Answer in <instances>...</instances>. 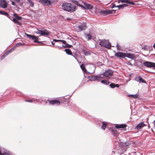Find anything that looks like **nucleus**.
Segmentation results:
<instances>
[{
	"instance_id": "f257e3e1",
	"label": "nucleus",
	"mask_w": 155,
	"mask_h": 155,
	"mask_svg": "<svg viewBox=\"0 0 155 155\" xmlns=\"http://www.w3.org/2000/svg\"><path fill=\"white\" fill-rule=\"evenodd\" d=\"M62 8L64 10L69 12H73L76 10V6L70 3H64L63 4Z\"/></svg>"
},
{
	"instance_id": "f03ea898",
	"label": "nucleus",
	"mask_w": 155,
	"mask_h": 155,
	"mask_svg": "<svg viewBox=\"0 0 155 155\" xmlns=\"http://www.w3.org/2000/svg\"><path fill=\"white\" fill-rule=\"evenodd\" d=\"M100 45L102 47L110 48H111V43L108 40H104L100 42Z\"/></svg>"
},
{
	"instance_id": "7ed1b4c3",
	"label": "nucleus",
	"mask_w": 155,
	"mask_h": 155,
	"mask_svg": "<svg viewBox=\"0 0 155 155\" xmlns=\"http://www.w3.org/2000/svg\"><path fill=\"white\" fill-rule=\"evenodd\" d=\"M89 71H87V74H93L95 72L96 67L94 64H89L87 65Z\"/></svg>"
},
{
	"instance_id": "20e7f679",
	"label": "nucleus",
	"mask_w": 155,
	"mask_h": 155,
	"mask_svg": "<svg viewBox=\"0 0 155 155\" xmlns=\"http://www.w3.org/2000/svg\"><path fill=\"white\" fill-rule=\"evenodd\" d=\"M25 35L29 38L32 40H33L34 42L39 44L41 43V41H38V37H37L34 35H29L26 33H25Z\"/></svg>"
},
{
	"instance_id": "39448f33",
	"label": "nucleus",
	"mask_w": 155,
	"mask_h": 155,
	"mask_svg": "<svg viewBox=\"0 0 155 155\" xmlns=\"http://www.w3.org/2000/svg\"><path fill=\"white\" fill-rule=\"evenodd\" d=\"M116 10H106L101 11L99 13L101 15H106L110 14L115 13Z\"/></svg>"
},
{
	"instance_id": "423d86ee",
	"label": "nucleus",
	"mask_w": 155,
	"mask_h": 155,
	"mask_svg": "<svg viewBox=\"0 0 155 155\" xmlns=\"http://www.w3.org/2000/svg\"><path fill=\"white\" fill-rule=\"evenodd\" d=\"M89 79L91 81H100L103 77L98 76H91L88 77Z\"/></svg>"
},
{
	"instance_id": "0eeeda50",
	"label": "nucleus",
	"mask_w": 155,
	"mask_h": 155,
	"mask_svg": "<svg viewBox=\"0 0 155 155\" xmlns=\"http://www.w3.org/2000/svg\"><path fill=\"white\" fill-rule=\"evenodd\" d=\"M50 33V32L48 30L44 29V30H38L37 33L40 34L41 35L47 36L49 35Z\"/></svg>"
},
{
	"instance_id": "6e6552de",
	"label": "nucleus",
	"mask_w": 155,
	"mask_h": 155,
	"mask_svg": "<svg viewBox=\"0 0 155 155\" xmlns=\"http://www.w3.org/2000/svg\"><path fill=\"white\" fill-rule=\"evenodd\" d=\"M8 3L5 0H0V7L1 8L5 9L7 8Z\"/></svg>"
},
{
	"instance_id": "1a4fd4ad",
	"label": "nucleus",
	"mask_w": 155,
	"mask_h": 155,
	"mask_svg": "<svg viewBox=\"0 0 155 155\" xmlns=\"http://www.w3.org/2000/svg\"><path fill=\"white\" fill-rule=\"evenodd\" d=\"M113 72L112 70H106L104 72L103 74L104 76L108 77L112 75L113 74Z\"/></svg>"
},
{
	"instance_id": "9d476101",
	"label": "nucleus",
	"mask_w": 155,
	"mask_h": 155,
	"mask_svg": "<svg viewBox=\"0 0 155 155\" xmlns=\"http://www.w3.org/2000/svg\"><path fill=\"white\" fill-rule=\"evenodd\" d=\"M134 80L139 83H146V81L140 76H136L134 78Z\"/></svg>"
},
{
	"instance_id": "9b49d317",
	"label": "nucleus",
	"mask_w": 155,
	"mask_h": 155,
	"mask_svg": "<svg viewBox=\"0 0 155 155\" xmlns=\"http://www.w3.org/2000/svg\"><path fill=\"white\" fill-rule=\"evenodd\" d=\"M135 55L131 53H128L127 51V58H130L131 60H135Z\"/></svg>"
},
{
	"instance_id": "f8f14e48",
	"label": "nucleus",
	"mask_w": 155,
	"mask_h": 155,
	"mask_svg": "<svg viewBox=\"0 0 155 155\" xmlns=\"http://www.w3.org/2000/svg\"><path fill=\"white\" fill-rule=\"evenodd\" d=\"M115 55L116 56L120 58H125L126 57V53L118 52L115 53Z\"/></svg>"
},
{
	"instance_id": "ddd939ff",
	"label": "nucleus",
	"mask_w": 155,
	"mask_h": 155,
	"mask_svg": "<svg viewBox=\"0 0 155 155\" xmlns=\"http://www.w3.org/2000/svg\"><path fill=\"white\" fill-rule=\"evenodd\" d=\"M86 25L85 23H83V24H81L78 26V30L81 31L82 30L85 29L86 28Z\"/></svg>"
},
{
	"instance_id": "4468645a",
	"label": "nucleus",
	"mask_w": 155,
	"mask_h": 155,
	"mask_svg": "<svg viewBox=\"0 0 155 155\" xmlns=\"http://www.w3.org/2000/svg\"><path fill=\"white\" fill-rule=\"evenodd\" d=\"M60 104V102L58 100H54L50 101L49 102L50 105H59Z\"/></svg>"
},
{
	"instance_id": "2eb2a0df",
	"label": "nucleus",
	"mask_w": 155,
	"mask_h": 155,
	"mask_svg": "<svg viewBox=\"0 0 155 155\" xmlns=\"http://www.w3.org/2000/svg\"><path fill=\"white\" fill-rule=\"evenodd\" d=\"M39 2L45 6H47L51 4L50 1L48 0H40Z\"/></svg>"
},
{
	"instance_id": "dca6fc26",
	"label": "nucleus",
	"mask_w": 155,
	"mask_h": 155,
	"mask_svg": "<svg viewBox=\"0 0 155 155\" xmlns=\"http://www.w3.org/2000/svg\"><path fill=\"white\" fill-rule=\"evenodd\" d=\"M152 62H150L147 61H145L143 63V65L145 66L147 68H151Z\"/></svg>"
},
{
	"instance_id": "f3484780",
	"label": "nucleus",
	"mask_w": 155,
	"mask_h": 155,
	"mask_svg": "<svg viewBox=\"0 0 155 155\" xmlns=\"http://www.w3.org/2000/svg\"><path fill=\"white\" fill-rule=\"evenodd\" d=\"M145 125L144 122H142L138 124L136 126L135 128L138 130H140L142 127L145 126Z\"/></svg>"
},
{
	"instance_id": "a211bd4d",
	"label": "nucleus",
	"mask_w": 155,
	"mask_h": 155,
	"mask_svg": "<svg viewBox=\"0 0 155 155\" xmlns=\"http://www.w3.org/2000/svg\"><path fill=\"white\" fill-rule=\"evenodd\" d=\"M111 132L113 135L115 136H117L119 134L117 132V130H116L115 128L111 129Z\"/></svg>"
},
{
	"instance_id": "6ab92c4d",
	"label": "nucleus",
	"mask_w": 155,
	"mask_h": 155,
	"mask_svg": "<svg viewBox=\"0 0 155 155\" xmlns=\"http://www.w3.org/2000/svg\"><path fill=\"white\" fill-rule=\"evenodd\" d=\"M115 127L117 129L124 128L126 127V124H116Z\"/></svg>"
},
{
	"instance_id": "aec40b11",
	"label": "nucleus",
	"mask_w": 155,
	"mask_h": 155,
	"mask_svg": "<svg viewBox=\"0 0 155 155\" xmlns=\"http://www.w3.org/2000/svg\"><path fill=\"white\" fill-rule=\"evenodd\" d=\"M117 152L120 155L123 154L124 151H126V150L123 149L122 148H120L119 149H117Z\"/></svg>"
},
{
	"instance_id": "412c9836",
	"label": "nucleus",
	"mask_w": 155,
	"mask_h": 155,
	"mask_svg": "<svg viewBox=\"0 0 155 155\" xmlns=\"http://www.w3.org/2000/svg\"><path fill=\"white\" fill-rule=\"evenodd\" d=\"M100 123L101 125H102L101 128L103 130H105V128L107 125V123L104 121L101 122Z\"/></svg>"
},
{
	"instance_id": "4be33fe9",
	"label": "nucleus",
	"mask_w": 155,
	"mask_h": 155,
	"mask_svg": "<svg viewBox=\"0 0 155 155\" xmlns=\"http://www.w3.org/2000/svg\"><path fill=\"white\" fill-rule=\"evenodd\" d=\"M84 6H85V7H86L87 9H92V8L93 7V6L92 5L89 4H87L86 3H84Z\"/></svg>"
},
{
	"instance_id": "5701e85b",
	"label": "nucleus",
	"mask_w": 155,
	"mask_h": 155,
	"mask_svg": "<svg viewBox=\"0 0 155 155\" xmlns=\"http://www.w3.org/2000/svg\"><path fill=\"white\" fill-rule=\"evenodd\" d=\"M80 67L82 70H83V72L84 73H85L86 74L87 73V71L85 68L84 65L83 64H81L80 65Z\"/></svg>"
},
{
	"instance_id": "b1692460",
	"label": "nucleus",
	"mask_w": 155,
	"mask_h": 155,
	"mask_svg": "<svg viewBox=\"0 0 155 155\" xmlns=\"http://www.w3.org/2000/svg\"><path fill=\"white\" fill-rule=\"evenodd\" d=\"M71 2L81 7H84V6H82V5H81L79 3L78 1H76L74 0H72Z\"/></svg>"
},
{
	"instance_id": "393cba45",
	"label": "nucleus",
	"mask_w": 155,
	"mask_h": 155,
	"mask_svg": "<svg viewBox=\"0 0 155 155\" xmlns=\"http://www.w3.org/2000/svg\"><path fill=\"white\" fill-rule=\"evenodd\" d=\"M84 35L85 38L87 40H89L91 38V36L90 34H84Z\"/></svg>"
},
{
	"instance_id": "a878e982",
	"label": "nucleus",
	"mask_w": 155,
	"mask_h": 155,
	"mask_svg": "<svg viewBox=\"0 0 155 155\" xmlns=\"http://www.w3.org/2000/svg\"><path fill=\"white\" fill-rule=\"evenodd\" d=\"M110 86L111 88H114L115 87H119V85L118 84H115L114 83H111L110 84Z\"/></svg>"
},
{
	"instance_id": "bb28decb",
	"label": "nucleus",
	"mask_w": 155,
	"mask_h": 155,
	"mask_svg": "<svg viewBox=\"0 0 155 155\" xmlns=\"http://www.w3.org/2000/svg\"><path fill=\"white\" fill-rule=\"evenodd\" d=\"M63 44V45H62V46L64 48H70L72 47V46L71 45H69L67 44L65 41V43H64V44Z\"/></svg>"
},
{
	"instance_id": "cd10ccee",
	"label": "nucleus",
	"mask_w": 155,
	"mask_h": 155,
	"mask_svg": "<svg viewBox=\"0 0 155 155\" xmlns=\"http://www.w3.org/2000/svg\"><path fill=\"white\" fill-rule=\"evenodd\" d=\"M17 20L18 19L15 18H13L12 19V21L15 23H17L18 25H21V23L18 21Z\"/></svg>"
},
{
	"instance_id": "c85d7f7f",
	"label": "nucleus",
	"mask_w": 155,
	"mask_h": 155,
	"mask_svg": "<svg viewBox=\"0 0 155 155\" xmlns=\"http://www.w3.org/2000/svg\"><path fill=\"white\" fill-rule=\"evenodd\" d=\"M101 82L102 84L105 85H108L110 83V82L106 80H102Z\"/></svg>"
},
{
	"instance_id": "c756f323",
	"label": "nucleus",
	"mask_w": 155,
	"mask_h": 155,
	"mask_svg": "<svg viewBox=\"0 0 155 155\" xmlns=\"http://www.w3.org/2000/svg\"><path fill=\"white\" fill-rule=\"evenodd\" d=\"M13 15L18 20H21L22 19V17L18 16L17 14L16 13H15Z\"/></svg>"
},
{
	"instance_id": "7c9ffc66",
	"label": "nucleus",
	"mask_w": 155,
	"mask_h": 155,
	"mask_svg": "<svg viewBox=\"0 0 155 155\" xmlns=\"http://www.w3.org/2000/svg\"><path fill=\"white\" fill-rule=\"evenodd\" d=\"M128 97H132V98H137L139 97L138 95L137 94H130V95H128Z\"/></svg>"
},
{
	"instance_id": "2f4dec72",
	"label": "nucleus",
	"mask_w": 155,
	"mask_h": 155,
	"mask_svg": "<svg viewBox=\"0 0 155 155\" xmlns=\"http://www.w3.org/2000/svg\"><path fill=\"white\" fill-rule=\"evenodd\" d=\"M53 41H54L55 42H61L62 44H64V43H65V41L61 40H57L54 39L53 40Z\"/></svg>"
},
{
	"instance_id": "473e14b6",
	"label": "nucleus",
	"mask_w": 155,
	"mask_h": 155,
	"mask_svg": "<svg viewBox=\"0 0 155 155\" xmlns=\"http://www.w3.org/2000/svg\"><path fill=\"white\" fill-rule=\"evenodd\" d=\"M65 51L66 53L68 54H71L72 53L71 50L69 49H66L65 50Z\"/></svg>"
},
{
	"instance_id": "72a5a7b5",
	"label": "nucleus",
	"mask_w": 155,
	"mask_h": 155,
	"mask_svg": "<svg viewBox=\"0 0 155 155\" xmlns=\"http://www.w3.org/2000/svg\"><path fill=\"white\" fill-rule=\"evenodd\" d=\"M135 60H131L130 61H128L127 62V64L129 65H132V63H134Z\"/></svg>"
},
{
	"instance_id": "f704fd0d",
	"label": "nucleus",
	"mask_w": 155,
	"mask_h": 155,
	"mask_svg": "<svg viewBox=\"0 0 155 155\" xmlns=\"http://www.w3.org/2000/svg\"><path fill=\"white\" fill-rule=\"evenodd\" d=\"M28 3L30 4V5L31 7H33L34 6V3L31 0H27Z\"/></svg>"
},
{
	"instance_id": "c9c22d12",
	"label": "nucleus",
	"mask_w": 155,
	"mask_h": 155,
	"mask_svg": "<svg viewBox=\"0 0 155 155\" xmlns=\"http://www.w3.org/2000/svg\"><path fill=\"white\" fill-rule=\"evenodd\" d=\"M125 6H126V4H123L119 5L116 6V7L118 8L119 9L124 8V7Z\"/></svg>"
},
{
	"instance_id": "e433bc0d",
	"label": "nucleus",
	"mask_w": 155,
	"mask_h": 155,
	"mask_svg": "<svg viewBox=\"0 0 155 155\" xmlns=\"http://www.w3.org/2000/svg\"><path fill=\"white\" fill-rule=\"evenodd\" d=\"M15 50V47H13L11 48V49L7 51L6 52H7V54H10V53L12 52L13 51H14Z\"/></svg>"
},
{
	"instance_id": "4c0bfd02",
	"label": "nucleus",
	"mask_w": 155,
	"mask_h": 155,
	"mask_svg": "<svg viewBox=\"0 0 155 155\" xmlns=\"http://www.w3.org/2000/svg\"><path fill=\"white\" fill-rule=\"evenodd\" d=\"M127 4L129 5H135V3L132 1H130L129 0H127Z\"/></svg>"
},
{
	"instance_id": "58836bf2",
	"label": "nucleus",
	"mask_w": 155,
	"mask_h": 155,
	"mask_svg": "<svg viewBox=\"0 0 155 155\" xmlns=\"http://www.w3.org/2000/svg\"><path fill=\"white\" fill-rule=\"evenodd\" d=\"M82 51L84 54V55H87L89 54V52L84 49H83L82 50Z\"/></svg>"
},
{
	"instance_id": "ea45409f",
	"label": "nucleus",
	"mask_w": 155,
	"mask_h": 155,
	"mask_svg": "<svg viewBox=\"0 0 155 155\" xmlns=\"http://www.w3.org/2000/svg\"><path fill=\"white\" fill-rule=\"evenodd\" d=\"M2 15H3L5 16H6L7 17H8V18H10V16L8 14V13L7 12L4 11L2 13Z\"/></svg>"
},
{
	"instance_id": "a19ab883",
	"label": "nucleus",
	"mask_w": 155,
	"mask_h": 155,
	"mask_svg": "<svg viewBox=\"0 0 155 155\" xmlns=\"http://www.w3.org/2000/svg\"><path fill=\"white\" fill-rule=\"evenodd\" d=\"M22 45V44L21 43H18L16 44L13 47H15V49L17 47H19L20 46H21Z\"/></svg>"
},
{
	"instance_id": "79ce46f5",
	"label": "nucleus",
	"mask_w": 155,
	"mask_h": 155,
	"mask_svg": "<svg viewBox=\"0 0 155 155\" xmlns=\"http://www.w3.org/2000/svg\"><path fill=\"white\" fill-rule=\"evenodd\" d=\"M151 68L155 69V63L152 62Z\"/></svg>"
},
{
	"instance_id": "37998d69",
	"label": "nucleus",
	"mask_w": 155,
	"mask_h": 155,
	"mask_svg": "<svg viewBox=\"0 0 155 155\" xmlns=\"http://www.w3.org/2000/svg\"><path fill=\"white\" fill-rule=\"evenodd\" d=\"M116 47L118 50H120V47L119 45L118 44H117L116 45Z\"/></svg>"
},
{
	"instance_id": "c03bdc74",
	"label": "nucleus",
	"mask_w": 155,
	"mask_h": 155,
	"mask_svg": "<svg viewBox=\"0 0 155 155\" xmlns=\"http://www.w3.org/2000/svg\"><path fill=\"white\" fill-rule=\"evenodd\" d=\"M26 102H32L33 101L31 100H24Z\"/></svg>"
},
{
	"instance_id": "a18cd8bd",
	"label": "nucleus",
	"mask_w": 155,
	"mask_h": 155,
	"mask_svg": "<svg viewBox=\"0 0 155 155\" xmlns=\"http://www.w3.org/2000/svg\"><path fill=\"white\" fill-rule=\"evenodd\" d=\"M9 155V154L6 153H5V152H4V153H1V154L0 155Z\"/></svg>"
},
{
	"instance_id": "49530a36",
	"label": "nucleus",
	"mask_w": 155,
	"mask_h": 155,
	"mask_svg": "<svg viewBox=\"0 0 155 155\" xmlns=\"http://www.w3.org/2000/svg\"><path fill=\"white\" fill-rule=\"evenodd\" d=\"M55 47L56 48H57L60 49H61V48H62L63 47L62 46L61 47V46H55Z\"/></svg>"
},
{
	"instance_id": "de8ad7c7",
	"label": "nucleus",
	"mask_w": 155,
	"mask_h": 155,
	"mask_svg": "<svg viewBox=\"0 0 155 155\" xmlns=\"http://www.w3.org/2000/svg\"><path fill=\"white\" fill-rule=\"evenodd\" d=\"M8 54H7V52L6 51V52L3 55V56H4V57H5Z\"/></svg>"
},
{
	"instance_id": "09e8293b",
	"label": "nucleus",
	"mask_w": 155,
	"mask_h": 155,
	"mask_svg": "<svg viewBox=\"0 0 155 155\" xmlns=\"http://www.w3.org/2000/svg\"><path fill=\"white\" fill-rule=\"evenodd\" d=\"M12 5L15 6L16 5L15 4V2L14 1L12 2Z\"/></svg>"
},
{
	"instance_id": "8fccbe9b",
	"label": "nucleus",
	"mask_w": 155,
	"mask_h": 155,
	"mask_svg": "<svg viewBox=\"0 0 155 155\" xmlns=\"http://www.w3.org/2000/svg\"><path fill=\"white\" fill-rule=\"evenodd\" d=\"M115 7H116L115 6V4H113L112 5V6L111 7L112 8H113Z\"/></svg>"
},
{
	"instance_id": "3c124183",
	"label": "nucleus",
	"mask_w": 155,
	"mask_h": 155,
	"mask_svg": "<svg viewBox=\"0 0 155 155\" xmlns=\"http://www.w3.org/2000/svg\"><path fill=\"white\" fill-rule=\"evenodd\" d=\"M120 2L122 3L126 2V0H120Z\"/></svg>"
},
{
	"instance_id": "603ef678",
	"label": "nucleus",
	"mask_w": 155,
	"mask_h": 155,
	"mask_svg": "<svg viewBox=\"0 0 155 155\" xmlns=\"http://www.w3.org/2000/svg\"><path fill=\"white\" fill-rule=\"evenodd\" d=\"M5 57H4V56H3V55L2 56V57H1V60H3Z\"/></svg>"
},
{
	"instance_id": "864d4df0",
	"label": "nucleus",
	"mask_w": 155,
	"mask_h": 155,
	"mask_svg": "<svg viewBox=\"0 0 155 155\" xmlns=\"http://www.w3.org/2000/svg\"><path fill=\"white\" fill-rule=\"evenodd\" d=\"M4 11H0V14L1 15H2V13Z\"/></svg>"
},
{
	"instance_id": "5fc2aeb1",
	"label": "nucleus",
	"mask_w": 155,
	"mask_h": 155,
	"mask_svg": "<svg viewBox=\"0 0 155 155\" xmlns=\"http://www.w3.org/2000/svg\"><path fill=\"white\" fill-rule=\"evenodd\" d=\"M51 44L53 45L54 46V45L55 44L54 43L53 41L51 42Z\"/></svg>"
},
{
	"instance_id": "6e6d98bb",
	"label": "nucleus",
	"mask_w": 155,
	"mask_h": 155,
	"mask_svg": "<svg viewBox=\"0 0 155 155\" xmlns=\"http://www.w3.org/2000/svg\"><path fill=\"white\" fill-rule=\"evenodd\" d=\"M138 63H140V65H141V64L142 63V61H140L138 62Z\"/></svg>"
},
{
	"instance_id": "4d7b16f0",
	"label": "nucleus",
	"mask_w": 155,
	"mask_h": 155,
	"mask_svg": "<svg viewBox=\"0 0 155 155\" xmlns=\"http://www.w3.org/2000/svg\"><path fill=\"white\" fill-rule=\"evenodd\" d=\"M153 47L154 48H155V43L154 44Z\"/></svg>"
},
{
	"instance_id": "13d9d810",
	"label": "nucleus",
	"mask_w": 155,
	"mask_h": 155,
	"mask_svg": "<svg viewBox=\"0 0 155 155\" xmlns=\"http://www.w3.org/2000/svg\"><path fill=\"white\" fill-rule=\"evenodd\" d=\"M132 74H129V77H131V75H132Z\"/></svg>"
},
{
	"instance_id": "bf43d9fd",
	"label": "nucleus",
	"mask_w": 155,
	"mask_h": 155,
	"mask_svg": "<svg viewBox=\"0 0 155 155\" xmlns=\"http://www.w3.org/2000/svg\"><path fill=\"white\" fill-rule=\"evenodd\" d=\"M67 19H68V20H70V19H70V18H67Z\"/></svg>"
},
{
	"instance_id": "052dcab7",
	"label": "nucleus",
	"mask_w": 155,
	"mask_h": 155,
	"mask_svg": "<svg viewBox=\"0 0 155 155\" xmlns=\"http://www.w3.org/2000/svg\"><path fill=\"white\" fill-rule=\"evenodd\" d=\"M112 153V154H114L115 153V152L114 151H113Z\"/></svg>"
},
{
	"instance_id": "680f3d73",
	"label": "nucleus",
	"mask_w": 155,
	"mask_h": 155,
	"mask_svg": "<svg viewBox=\"0 0 155 155\" xmlns=\"http://www.w3.org/2000/svg\"><path fill=\"white\" fill-rule=\"evenodd\" d=\"M136 2V3H137V2ZM135 5H137V4H137V3H135Z\"/></svg>"
},
{
	"instance_id": "e2e57ef3",
	"label": "nucleus",
	"mask_w": 155,
	"mask_h": 155,
	"mask_svg": "<svg viewBox=\"0 0 155 155\" xmlns=\"http://www.w3.org/2000/svg\"><path fill=\"white\" fill-rule=\"evenodd\" d=\"M130 79H129V81H130Z\"/></svg>"
},
{
	"instance_id": "0e129e2a",
	"label": "nucleus",
	"mask_w": 155,
	"mask_h": 155,
	"mask_svg": "<svg viewBox=\"0 0 155 155\" xmlns=\"http://www.w3.org/2000/svg\"><path fill=\"white\" fill-rule=\"evenodd\" d=\"M49 46H51V45H49Z\"/></svg>"
},
{
	"instance_id": "69168bd1",
	"label": "nucleus",
	"mask_w": 155,
	"mask_h": 155,
	"mask_svg": "<svg viewBox=\"0 0 155 155\" xmlns=\"http://www.w3.org/2000/svg\"><path fill=\"white\" fill-rule=\"evenodd\" d=\"M9 18L10 19H11V18Z\"/></svg>"
}]
</instances>
